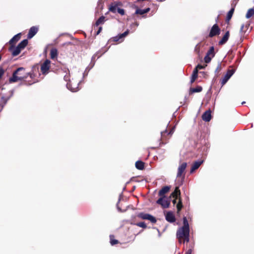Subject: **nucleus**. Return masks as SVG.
Instances as JSON below:
<instances>
[{
	"instance_id": "f3484780",
	"label": "nucleus",
	"mask_w": 254,
	"mask_h": 254,
	"mask_svg": "<svg viewBox=\"0 0 254 254\" xmlns=\"http://www.w3.org/2000/svg\"><path fill=\"white\" fill-rule=\"evenodd\" d=\"M203 160H198V161H195L194 162H193V164H192V166H191V169L190 170V173H193L196 170H197L200 166V165L203 163Z\"/></svg>"
},
{
	"instance_id": "49530a36",
	"label": "nucleus",
	"mask_w": 254,
	"mask_h": 254,
	"mask_svg": "<svg viewBox=\"0 0 254 254\" xmlns=\"http://www.w3.org/2000/svg\"><path fill=\"white\" fill-rule=\"evenodd\" d=\"M192 250L191 249H189L186 253L185 254H191Z\"/></svg>"
},
{
	"instance_id": "f03ea898",
	"label": "nucleus",
	"mask_w": 254,
	"mask_h": 254,
	"mask_svg": "<svg viewBox=\"0 0 254 254\" xmlns=\"http://www.w3.org/2000/svg\"><path fill=\"white\" fill-rule=\"evenodd\" d=\"M190 229H187L183 228H180L177 232V237L179 240V243H184L185 242L189 241Z\"/></svg>"
},
{
	"instance_id": "a19ab883",
	"label": "nucleus",
	"mask_w": 254,
	"mask_h": 254,
	"mask_svg": "<svg viewBox=\"0 0 254 254\" xmlns=\"http://www.w3.org/2000/svg\"><path fill=\"white\" fill-rule=\"evenodd\" d=\"M0 102L3 104L2 107L5 105L7 102V99L4 97L1 98Z\"/></svg>"
},
{
	"instance_id": "39448f33",
	"label": "nucleus",
	"mask_w": 254,
	"mask_h": 254,
	"mask_svg": "<svg viewBox=\"0 0 254 254\" xmlns=\"http://www.w3.org/2000/svg\"><path fill=\"white\" fill-rule=\"evenodd\" d=\"M28 41L27 39L22 40L19 44L14 48V50L12 52V55L13 57L18 55L21 52V50L24 49L27 45Z\"/></svg>"
},
{
	"instance_id": "7ed1b4c3",
	"label": "nucleus",
	"mask_w": 254,
	"mask_h": 254,
	"mask_svg": "<svg viewBox=\"0 0 254 254\" xmlns=\"http://www.w3.org/2000/svg\"><path fill=\"white\" fill-rule=\"evenodd\" d=\"M171 196L176 198V199H178V202L176 205L177 207V213L179 215L180 212L182 209L183 207V205L182 203V200L181 197V191L179 189V187H176L174 191L172 193Z\"/></svg>"
},
{
	"instance_id": "c756f323",
	"label": "nucleus",
	"mask_w": 254,
	"mask_h": 254,
	"mask_svg": "<svg viewBox=\"0 0 254 254\" xmlns=\"http://www.w3.org/2000/svg\"><path fill=\"white\" fill-rule=\"evenodd\" d=\"M105 17L104 16H101L96 21L94 27L95 26L98 27L99 25L102 24L104 23Z\"/></svg>"
},
{
	"instance_id": "1a4fd4ad",
	"label": "nucleus",
	"mask_w": 254,
	"mask_h": 254,
	"mask_svg": "<svg viewBox=\"0 0 254 254\" xmlns=\"http://www.w3.org/2000/svg\"><path fill=\"white\" fill-rule=\"evenodd\" d=\"M187 166V163L186 162H183L180 164L178 168V172L177 174V178L182 177L183 179L185 176V170Z\"/></svg>"
},
{
	"instance_id": "3c124183",
	"label": "nucleus",
	"mask_w": 254,
	"mask_h": 254,
	"mask_svg": "<svg viewBox=\"0 0 254 254\" xmlns=\"http://www.w3.org/2000/svg\"><path fill=\"white\" fill-rule=\"evenodd\" d=\"M245 102H243L242 103V104H245Z\"/></svg>"
},
{
	"instance_id": "c03bdc74",
	"label": "nucleus",
	"mask_w": 254,
	"mask_h": 254,
	"mask_svg": "<svg viewBox=\"0 0 254 254\" xmlns=\"http://www.w3.org/2000/svg\"><path fill=\"white\" fill-rule=\"evenodd\" d=\"M120 39H121V38L119 35L117 36L113 37V40L115 42L118 41Z\"/></svg>"
},
{
	"instance_id": "bb28decb",
	"label": "nucleus",
	"mask_w": 254,
	"mask_h": 254,
	"mask_svg": "<svg viewBox=\"0 0 254 254\" xmlns=\"http://www.w3.org/2000/svg\"><path fill=\"white\" fill-rule=\"evenodd\" d=\"M198 77V70L197 69H194L191 75L190 83H193Z\"/></svg>"
},
{
	"instance_id": "37998d69",
	"label": "nucleus",
	"mask_w": 254,
	"mask_h": 254,
	"mask_svg": "<svg viewBox=\"0 0 254 254\" xmlns=\"http://www.w3.org/2000/svg\"><path fill=\"white\" fill-rule=\"evenodd\" d=\"M204 67L205 66L201 64H198L194 69H197V70H198V69H201L204 68Z\"/></svg>"
},
{
	"instance_id": "7c9ffc66",
	"label": "nucleus",
	"mask_w": 254,
	"mask_h": 254,
	"mask_svg": "<svg viewBox=\"0 0 254 254\" xmlns=\"http://www.w3.org/2000/svg\"><path fill=\"white\" fill-rule=\"evenodd\" d=\"M174 130H175V127H172L169 132H167V130L166 129L164 131H162L161 132L162 137H164L166 135V134H167V133L168 135H169L170 136L172 135L173 134V133H174Z\"/></svg>"
},
{
	"instance_id": "6e6552de",
	"label": "nucleus",
	"mask_w": 254,
	"mask_h": 254,
	"mask_svg": "<svg viewBox=\"0 0 254 254\" xmlns=\"http://www.w3.org/2000/svg\"><path fill=\"white\" fill-rule=\"evenodd\" d=\"M215 55L214 48L213 46H211L204 57V60L205 63L206 64L209 63L211 59L215 56Z\"/></svg>"
},
{
	"instance_id": "c9c22d12",
	"label": "nucleus",
	"mask_w": 254,
	"mask_h": 254,
	"mask_svg": "<svg viewBox=\"0 0 254 254\" xmlns=\"http://www.w3.org/2000/svg\"><path fill=\"white\" fill-rule=\"evenodd\" d=\"M200 43L197 44L194 48V52L198 55H200Z\"/></svg>"
},
{
	"instance_id": "c85d7f7f",
	"label": "nucleus",
	"mask_w": 254,
	"mask_h": 254,
	"mask_svg": "<svg viewBox=\"0 0 254 254\" xmlns=\"http://www.w3.org/2000/svg\"><path fill=\"white\" fill-rule=\"evenodd\" d=\"M65 72L67 71L68 73H66V74L64 76V79L65 81L68 82L67 83V85L70 86L71 84V82H70V79H69V78H70L69 71L68 69H65Z\"/></svg>"
},
{
	"instance_id": "20e7f679",
	"label": "nucleus",
	"mask_w": 254,
	"mask_h": 254,
	"mask_svg": "<svg viewBox=\"0 0 254 254\" xmlns=\"http://www.w3.org/2000/svg\"><path fill=\"white\" fill-rule=\"evenodd\" d=\"M28 41L27 39L22 40L19 44L14 48V50L12 52V55L13 57L18 55L21 52V50L24 49L27 45Z\"/></svg>"
},
{
	"instance_id": "f257e3e1",
	"label": "nucleus",
	"mask_w": 254,
	"mask_h": 254,
	"mask_svg": "<svg viewBox=\"0 0 254 254\" xmlns=\"http://www.w3.org/2000/svg\"><path fill=\"white\" fill-rule=\"evenodd\" d=\"M27 77L28 74L25 72V69L23 67H20L13 71L12 76L9 79V82L14 83L19 81H26L25 79Z\"/></svg>"
},
{
	"instance_id": "6ab92c4d",
	"label": "nucleus",
	"mask_w": 254,
	"mask_h": 254,
	"mask_svg": "<svg viewBox=\"0 0 254 254\" xmlns=\"http://www.w3.org/2000/svg\"><path fill=\"white\" fill-rule=\"evenodd\" d=\"M120 5V2H112L109 7V10L110 11L115 13L117 11V9L118 7V6Z\"/></svg>"
},
{
	"instance_id": "09e8293b",
	"label": "nucleus",
	"mask_w": 254,
	"mask_h": 254,
	"mask_svg": "<svg viewBox=\"0 0 254 254\" xmlns=\"http://www.w3.org/2000/svg\"><path fill=\"white\" fill-rule=\"evenodd\" d=\"M133 24L135 25L136 26H137L138 25V23L137 22L134 23Z\"/></svg>"
},
{
	"instance_id": "b1692460",
	"label": "nucleus",
	"mask_w": 254,
	"mask_h": 254,
	"mask_svg": "<svg viewBox=\"0 0 254 254\" xmlns=\"http://www.w3.org/2000/svg\"><path fill=\"white\" fill-rule=\"evenodd\" d=\"M202 90V87L200 86H197L195 88H190L189 91V94H192L196 92H200Z\"/></svg>"
},
{
	"instance_id": "e433bc0d",
	"label": "nucleus",
	"mask_w": 254,
	"mask_h": 254,
	"mask_svg": "<svg viewBox=\"0 0 254 254\" xmlns=\"http://www.w3.org/2000/svg\"><path fill=\"white\" fill-rule=\"evenodd\" d=\"M135 225L143 229H146L147 228V225L144 222H138L136 223Z\"/></svg>"
},
{
	"instance_id": "0eeeda50",
	"label": "nucleus",
	"mask_w": 254,
	"mask_h": 254,
	"mask_svg": "<svg viewBox=\"0 0 254 254\" xmlns=\"http://www.w3.org/2000/svg\"><path fill=\"white\" fill-rule=\"evenodd\" d=\"M137 217L143 220H149L152 223H155L157 221L155 217L148 213L140 212L137 214Z\"/></svg>"
},
{
	"instance_id": "f8f14e48",
	"label": "nucleus",
	"mask_w": 254,
	"mask_h": 254,
	"mask_svg": "<svg viewBox=\"0 0 254 254\" xmlns=\"http://www.w3.org/2000/svg\"><path fill=\"white\" fill-rule=\"evenodd\" d=\"M156 203L160 205L163 208H169L170 205V201L166 197H160L156 201Z\"/></svg>"
},
{
	"instance_id": "aec40b11",
	"label": "nucleus",
	"mask_w": 254,
	"mask_h": 254,
	"mask_svg": "<svg viewBox=\"0 0 254 254\" xmlns=\"http://www.w3.org/2000/svg\"><path fill=\"white\" fill-rule=\"evenodd\" d=\"M211 110L206 111L202 115V119L205 122H209L211 119Z\"/></svg>"
},
{
	"instance_id": "ea45409f",
	"label": "nucleus",
	"mask_w": 254,
	"mask_h": 254,
	"mask_svg": "<svg viewBox=\"0 0 254 254\" xmlns=\"http://www.w3.org/2000/svg\"><path fill=\"white\" fill-rule=\"evenodd\" d=\"M117 12L122 15H123L125 14V10L124 9L118 8Z\"/></svg>"
},
{
	"instance_id": "4be33fe9",
	"label": "nucleus",
	"mask_w": 254,
	"mask_h": 254,
	"mask_svg": "<svg viewBox=\"0 0 254 254\" xmlns=\"http://www.w3.org/2000/svg\"><path fill=\"white\" fill-rule=\"evenodd\" d=\"M229 36H230L229 31H227L225 33L224 35L223 36V37L222 38L221 40H220L219 41L218 44L219 45H223L225 44L227 42V41L228 40Z\"/></svg>"
},
{
	"instance_id": "9b49d317",
	"label": "nucleus",
	"mask_w": 254,
	"mask_h": 254,
	"mask_svg": "<svg viewBox=\"0 0 254 254\" xmlns=\"http://www.w3.org/2000/svg\"><path fill=\"white\" fill-rule=\"evenodd\" d=\"M220 28L217 24H214L211 27L208 35V37L212 38L214 36L219 35L220 33Z\"/></svg>"
},
{
	"instance_id": "423d86ee",
	"label": "nucleus",
	"mask_w": 254,
	"mask_h": 254,
	"mask_svg": "<svg viewBox=\"0 0 254 254\" xmlns=\"http://www.w3.org/2000/svg\"><path fill=\"white\" fill-rule=\"evenodd\" d=\"M28 41L27 39L22 40L19 44L14 48V50L12 52V55L13 57L18 55L21 52V50L24 49L27 45Z\"/></svg>"
},
{
	"instance_id": "f704fd0d",
	"label": "nucleus",
	"mask_w": 254,
	"mask_h": 254,
	"mask_svg": "<svg viewBox=\"0 0 254 254\" xmlns=\"http://www.w3.org/2000/svg\"><path fill=\"white\" fill-rule=\"evenodd\" d=\"M249 25V24H247L246 26L244 25V24L242 25L240 29V32L242 33H245L247 30L248 29Z\"/></svg>"
},
{
	"instance_id": "a211bd4d",
	"label": "nucleus",
	"mask_w": 254,
	"mask_h": 254,
	"mask_svg": "<svg viewBox=\"0 0 254 254\" xmlns=\"http://www.w3.org/2000/svg\"><path fill=\"white\" fill-rule=\"evenodd\" d=\"M38 28L36 26L31 27L28 32L27 35V38L28 39H31L33 37H34L36 33L38 32Z\"/></svg>"
},
{
	"instance_id": "cd10ccee",
	"label": "nucleus",
	"mask_w": 254,
	"mask_h": 254,
	"mask_svg": "<svg viewBox=\"0 0 254 254\" xmlns=\"http://www.w3.org/2000/svg\"><path fill=\"white\" fill-rule=\"evenodd\" d=\"M58 50L56 48H52L50 51V57L52 59H54L57 57Z\"/></svg>"
},
{
	"instance_id": "5701e85b",
	"label": "nucleus",
	"mask_w": 254,
	"mask_h": 254,
	"mask_svg": "<svg viewBox=\"0 0 254 254\" xmlns=\"http://www.w3.org/2000/svg\"><path fill=\"white\" fill-rule=\"evenodd\" d=\"M150 10V8L149 7L145 8L144 9H141L137 7L134 13V14L143 15L144 14L148 12Z\"/></svg>"
},
{
	"instance_id": "58836bf2",
	"label": "nucleus",
	"mask_w": 254,
	"mask_h": 254,
	"mask_svg": "<svg viewBox=\"0 0 254 254\" xmlns=\"http://www.w3.org/2000/svg\"><path fill=\"white\" fill-rule=\"evenodd\" d=\"M128 33H129V30H127L124 33L119 34V35L120 36L121 39H122V38H124L126 36H127L128 34Z\"/></svg>"
},
{
	"instance_id": "2f4dec72",
	"label": "nucleus",
	"mask_w": 254,
	"mask_h": 254,
	"mask_svg": "<svg viewBox=\"0 0 254 254\" xmlns=\"http://www.w3.org/2000/svg\"><path fill=\"white\" fill-rule=\"evenodd\" d=\"M254 15V8H250L247 11V13H246V17L247 18H250Z\"/></svg>"
},
{
	"instance_id": "72a5a7b5",
	"label": "nucleus",
	"mask_w": 254,
	"mask_h": 254,
	"mask_svg": "<svg viewBox=\"0 0 254 254\" xmlns=\"http://www.w3.org/2000/svg\"><path fill=\"white\" fill-rule=\"evenodd\" d=\"M110 243L112 245H115L119 243V241L117 240L114 239V236L113 235H111L110 236Z\"/></svg>"
},
{
	"instance_id": "de8ad7c7",
	"label": "nucleus",
	"mask_w": 254,
	"mask_h": 254,
	"mask_svg": "<svg viewBox=\"0 0 254 254\" xmlns=\"http://www.w3.org/2000/svg\"><path fill=\"white\" fill-rule=\"evenodd\" d=\"M174 199L173 200L172 202L174 205H175L177 203V200L178 199H176V198H174Z\"/></svg>"
},
{
	"instance_id": "a878e982",
	"label": "nucleus",
	"mask_w": 254,
	"mask_h": 254,
	"mask_svg": "<svg viewBox=\"0 0 254 254\" xmlns=\"http://www.w3.org/2000/svg\"><path fill=\"white\" fill-rule=\"evenodd\" d=\"M234 10H235V7H233L228 12V13L227 14L226 18V21L227 23H228L229 22V21L230 20V19H231V18L233 16V14L234 13Z\"/></svg>"
},
{
	"instance_id": "473e14b6",
	"label": "nucleus",
	"mask_w": 254,
	"mask_h": 254,
	"mask_svg": "<svg viewBox=\"0 0 254 254\" xmlns=\"http://www.w3.org/2000/svg\"><path fill=\"white\" fill-rule=\"evenodd\" d=\"M182 228L187 229H190L189 223L186 217H184L183 218V226Z\"/></svg>"
},
{
	"instance_id": "8fccbe9b",
	"label": "nucleus",
	"mask_w": 254,
	"mask_h": 254,
	"mask_svg": "<svg viewBox=\"0 0 254 254\" xmlns=\"http://www.w3.org/2000/svg\"><path fill=\"white\" fill-rule=\"evenodd\" d=\"M219 68H220V69L221 68V65H218V66L217 68V70H219Z\"/></svg>"
},
{
	"instance_id": "79ce46f5",
	"label": "nucleus",
	"mask_w": 254,
	"mask_h": 254,
	"mask_svg": "<svg viewBox=\"0 0 254 254\" xmlns=\"http://www.w3.org/2000/svg\"><path fill=\"white\" fill-rule=\"evenodd\" d=\"M5 72L4 70L2 68V67H0V79L1 78L2 76L3 75Z\"/></svg>"
},
{
	"instance_id": "a18cd8bd",
	"label": "nucleus",
	"mask_w": 254,
	"mask_h": 254,
	"mask_svg": "<svg viewBox=\"0 0 254 254\" xmlns=\"http://www.w3.org/2000/svg\"><path fill=\"white\" fill-rule=\"evenodd\" d=\"M102 30V27L101 26L99 27H98V30L97 31L96 35L99 34L101 32Z\"/></svg>"
},
{
	"instance_id": "4c0bfd02",
	"label": "nucleus",
	"mask_w": 254,
	"mask_h": 254,
	"mask_svg": "<svg viewBox=\"0 0 254 254\" xmlns=\"http://www.w3.org/2000/svg\"><path fill=\"white\" fill-rule=\"evenodd\" d=\"M128 33H129V30H127L124 33L119 34V35L120 36L121 39H122V38H124L126 36H127L128 34Z\"/></svg>"
},
{
	"instance_id": "412c9836",
	"label": "nucleus",
	"mask_w": 254,
	"mask_h": 254,
	"mask_svg": "<svg viewBox=\"0 0 254 254\" xmlns=\"http://www.w3.org/2000/svg\"><path fill=\"white\" fill-rule=\"evenodd\" d=\"M170 190V187L165 186L163 187L159 191L158 194L160 197H166L165 194L167 193Z\"/></svg>"
},
{
	"instance_id": "393cba45",
	"label": "nucleus",
	"mask_w": 254,
	"mask_h": 254,
	"mask_svg": "<svg viewBox=\"0 0 254 254\" xmlns=\"http://www.w3.org/2000/svg\"><path fill=\"white\" fill-rule=\"evenodd\" d=\"M136 169L143 170L144 169V163L142 161H137L135 164Z\"/></svg>"
},
{
	"instance_id": "4468645a",
	"label": "nucleus",
	"mask_w": 254,
	"mask_h": 254,
	"mask_svg": "<svg viewBox=\"0 0 254 254\" xmlns=\"http://www.w3.org/2000/svg\"><path fill=\"white\" fill-rule=\"evenodd\" d=\"M21 34L18 33L14 36L9 42V44L11 45L10 50H11L13 47H14V45L20 40L21 38Z\"/></svg>"
},
{
	"instance_id": "9d476101",
	"label": "nucleus",
	"mask_w": 254,
	"mask_h": 254,
	"mask_svg": "<svg viewBox=\"0 0 254 254\" xmlns=\"http://www.w3.org/2000/svg\"><path fill=\"white\" fill-rule=\"evenodd\" d=\"M51 61L46 60L41 65V71L43 74L46 75L49 73L50 68Z\"/></svg>"
},
{
	"instance_id": "ddd939ff",
	"label": "nucleus",
	"mask_w": 254,
	"mask_h": 254,
	"mask_svg": "<svg viewBox=\"0 0 254 254\" xmlns=\"http://www.w3.org/2000/svg\"><path fill=\"white\" fill-rule=\"evenodd\" d=\"M235 72V70L233 69H229L227 70V73L224 76V77L222 78L220 81L221 86H224L228 80L230 79V78L232 76Z\"/></svg>"
},
{
	"instance_id": "2eb2a0df",
	"label": "nucleus",
	"mask_w": 254,
	"mask_h": 254,
	"mask_svg": "<svg viewBox=\"0 0 254 254\" xmlns=\"http://www.w3.org/2000/svg\"><path fill=\"white\" fill-rule=\"evenodd\" d=\"M27 74H28V76H30L31 80L28 81V82L26 83V84L30 85L37 82V80L36 79V74L34 72V69H32L29 72H27Z\"/></svg>"
},
{
	"instance_id": "dca6fc26",
	"label": "nucleus",
	"mask_w": 254,
	"mask_h": 254,
	"mask_svg": "<svg viewBox=\"0 0 254 254\" xmlns=\"http://www.w3.org/2000/svg\"><path fill=\"white\" fill-rule=\"evenodd\" d=\"M165 219L170 223H174L176 220L175 216L172 211H168L165 214Z\"/></svg>"
}]
</instances>
